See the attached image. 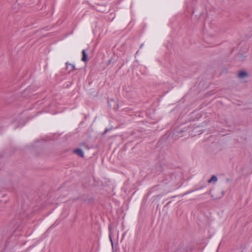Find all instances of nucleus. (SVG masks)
Segmentation results:
<instances>
[{"mask_svg": "<svg viewBox=\"0 0 252 252\" xmlns=\"http://www.w3.org/2000/svg\"><path fill=\"white\" fill-rule=\"evenodd\" d=\"M66 69L69 72L76 69L74 64L69 63H66Z\"/></svg>", "mask_w": 252, "mask_h": 252, "instance_id": "1", "label": "nucleus"}, {"mask_svg": "<svg viewBox=\"0 0 252 252\" xmlns=\"http://www.w3.org/2000/svg\"><path fill=\"white\" fill-rule=\"evenodd\" d=\"M248 76V73L245 71H240L238 74V77L240 79H243Z\"/></svg>", "mask_w": 252, "mask_h": 252, "instance_id": "2", "label": "nucleus"}, {"mask_svg": "<svg viewBox=\"0 0 252 252\" xmlns=\"http://www.w3.org/2000/svg\"><path fill=\"white\" fill-rule=\"evenodd\" d=\"M74 153L81 157H84V153L81 149H77L74 150Z\"/></svg>", "mask_w": 252, "mask_h": 252, "instance_id": "3", "label": "nucleus"}, {"mask_svg": "<svg viewBox=\"0 0 252 252\" xmlns=\"http://www.w3.org/2000/svg\"><path fill=\"white\" fill-rule=\"evenodd\" d=\"M82 61L85 62L87 61V55L85 50L82 51Z\"/></svg>", "mask_w": 252, "mask_h": 252, "instance_id": "4", "label": "nucleus"}, {"mask_svg": "<svg viewBox=\"0 0 252 252\" xmlns=\"http://www.w3.org/2000/svg\"><path fill=\"white\" fill-rule=\"evenodd\" d=\"M217 180H218L217 177L215 175H213L211 177V178L209 180L208 183H210L213 182H216L217 181Z\"/></svg>", "mask_w": 252, "mask_h": 252, "instance_id": "5", "label": "nucleus"}, {"mask_svg": "<svg viewBox=\"0 0 252 252\" xmlns=\"http://www.w3.org/2000/svg\"><path fill=\"white\" fill-rule=\"evenodd\" d=\"M210 194H211V197L214 198V199H218L220 197H217V196H216L213 193H212V190H210Z\"/></svg>", "mask_w": 252, "mask_h": 252, "instance_id": "6", "label": "nucleus"}, {"mask_svg": "<svg viewBox=\"0 0 252 252\" xmlns=\"http://www.w3.org/2000/svg\"><path fill=\"white\" fill-rule=\"evenodd\" d=\"M81 146L88 148V145L85 143H82L81 144Z\"/></svg>", "mask_w": 252, "mask_h": 252, "instance_id": "7", "label": "nucleus"}, {"mask_svg": "<svg viewBox=\"0 0 252 252\" xmlns=\"http://www.w3.org/2000/svg\"><path fill=\"white\" fill-rule=\"evenodd\" d=\"M192 191H193V190L192 191H189L187 193H186V194L190 193V192H191Z\"/></svg>", "mask_w": 252, "mask_h": 252, "instance_id": "8", "label": "nucleus"}, {"mask_svg": "<svg viewBox=\"0 0 252 252\" xmlns=\"http://www.w3.org/2000/svg\"><path fill=\"white\" fill-rule=\"evenodd\" d=\"M107 131H108V130H107V129H106V130L104 131V133H105Z\"/></svg>", "mask_w": 252, "mask_h": 252, "instance_id": "9", "label": "nucleus"}]
</instances>
